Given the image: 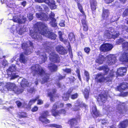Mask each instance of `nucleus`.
<instances>
[{
    "mask_svg": "<svg viewBox=\"0 0 128 128\" xmlns=\"http://www.w3.org/2000/svg\"><path fill=\"white\" fill-rule=\"evenodd\" d=\"M37 28L34 29V32L32 31L31 30L30 34L32 38L34 39L38 40L39 38L41 39V36H37L36 32H38L42 35L46 37L52 39H55L56 37V35L53 32L48 31L46 26V24L44 23L39 22L37 24Z\"/></svg>",
    "mask_w": 128,
    "mask_h": 128,
    "instance_id": "f257e3e1",
    "label": "nucleus"
},
{
    "mask_svg": "<svg viewBox=\"0 0 128 128\" xmlns=\"http://www.w3.org/2000/svg\"><path fill=\"white\" fill-rule=\"evenodd\" d=\"M30 69L32 73L34 75L36 74L40 75H44V76L42 79L43 81L42 82V83L44 84L48 81L49 78V75L45 74L44 70L39 65H36L33 66H32Z\"/></svg>",
    "mask_w": 128,
    "mask_h": 128,
    "instance_id": "f03ea898",
    "label": "nucleus"
},
{
    "mask_svg": "<svg viewBox=\"0 0 128 128\" xmlns=\"http://www.w3.org/2000/svg\"><path fill=\"white\" fill-rule=\"evenodd\" d=\"M36 16L39 20H43L46 21L50 19L51 20L50 23L52 26L54 27H55L56 26V20L54 18V14L53 13H51L48 18V16L46 14L42 12L36 13Z\"/></svg>",
    "mask_w": 128,
    "mask_h": 128,
    "instance_id": "7ed1b4c3",
    "label": "nucleus"
},
{
    "mask_svg": "<svg viewBox=\"0 0 128 128\" xmlns=\"http://www.w3.org/2000/svg\"><path fill=\"white\" fill-rule=\"evenodd\" d=\"M50 48V47L47 46L45 49L46 52H48L50 54L49 58L50 60L54 62L58 63L60 60L59 56L53 51H52Z\"/></svg>",
    "mask_w": 128,
    "mask_h": 128,
    "instance_id": "20e7f679",
    "label": "nucleus"
},
{
    "mask_svg": "<svg viewBox=\"0 0 128 128\" xmlns=\"http://www.w3.org/2000/svg\"><path fill=\"white\" fill-rule=\"evenodd\" d=\"M6 88L8 90L14 92L15 93L19 94L23 91V90H20L18 88V86L14 83L8 82L6 83Z\"/></svg>",
    "mask_w": 128,
    "mask_h": 128,
    "instance_id": "39448f33",
    "label": "nucleus"
},
{
    "mask_svg": "<svg viewBox=\"0 0 128 128\" xmlns=\"http://www.w3.org/2000/svg\"><path fill=\"white\" fill-rule=\"evenodd\" d=\"M112 28H108L105 32L104 34L108 38H115L119 35L118 32H115Z\"/></svg>",
    "mask_w": 128,
    "mask_h": 128,
    "instance_id": "423d86ee",
    "label": "nucleus"
},
{
    "mask_svg": "<svg viewBox=\"0 0 128 128\" xmlns=\"http://www.w3.org/2000/svg\"><path fill=\"white\" fill-rule=\"evenodd\" d=\"M15 71H16V68L14 65H12V66L9 67L7 70L8 75L9 76L11 77L10 78V80L14 79L18 76V75H16V73H13V72Z\"/></svg>",
    "mask_w": 128,
    "mask_h": 128,
    "instance_id": "0eeeda50",
    "label": "nucleus"
},
{
    "mask_svg": "<svg viewBox=\"0 0 128 128\" xmlns=\"http://www.w3.org/2000/svg\"><path fill=\"white\" fill-rule=\"evenodd\" d=\"M35 1L39 3L44 2L48 4L51 9H55L56 6L55 4L54 0H35Z\"/></svg>",
    "mask_w": 128,
    "mask_h": 128,
    "instance_id": "6e6552de",
    "label": "nucleus"
},
{
    "mask_svg": "<svg viewBox=\"0 0 128 128\" xmlns=\"http://www.w3.org/2000/svg\"><path fill=\"white\" fill-rule=\"evenodd\" d=\"M49 116L48 112L47 111L44 112L39 118L40 120L45 124L50 122V120L46 118V117Z\"/></svg>",
    "mask_w": 128,
    "mask_h": 128,
    "instance_id": "1a4fd4ad",
    "label": "nucleus"
},
{
    "mask_svg": "<svg viewBox=\"0 0 128 128\" xmlns=\"http://www.w3.org/2000/svg\"><path fill=\"white\" fill-rule=\"evenodd\" d=\"M113 47V46L112 44H106L102 45L100 47V49L101 51L105 52L110 50Z\"/></svg>",
    "mask_w": 128,
    "mask_h": 128,
    "instance_id": "9d476101",
    "label": "nucleus"
},
{
    "mask_svg": "<svg viewBox=\"0 0 128 128\" xmlns=\"http://www.w3.org/2000/svg\"><path fill=\"white\" fill-rule=\"evenodd\" d=\"M26 18L24 16L21 18L19 16H16L13 17L12 20L15 22L19 23L22 24L24 23L26 21Z\"/></svg>",
    "mask_w": 128,
    "mask_h": 128,
    "instance_id": "9b49d317",
    "label": "nucleus"
},
{
    "mask_svg": "<svg viewBox=\"0 0 128 128\" xmlns=\"http://www.w3.org/2000/svg\"><path fill=\"white\" fill-rule=\"evenodd\" d=\"M111 78L110 77L109 79H108V78H106L105 79L103 76L101 74H98L96 75V79H97V81L100 82L109 81Z\"/></svg>",
    "mask_w": 128,
    "mask_h": 128,
    "instance_id": "f8f14e48",
    "label": "nucleus"
},
{
    "mask_svg": "<svg viewBox=\"0 0 128 128\" xmlns=\"http://www.w3.org/2000/svg\"><path fill=\"white\" fill-rule=\"evenodd\" d=\"M106 58H108L107 64L110 65L114 63L116 61V58L114 55H109L106 57Z\"/></svg>",
    "mask_w": 128,
    "mask_h": 128,
    "instance_id": "ddd939ff",
    "label": "nucleus"
},
{
    "mask_svg": "<svg viewBox=\"0 0 128 128\" xmlns=\"http://www.w3.org/2000/svg\"><path fill=\"white\" fill-rule=\"evenodd\" d=\"M22 47L23 49L25 50L24 53L26 55L29 54L33 51L32 49H30V48L27 47L26 43H23L22 44Z\"/></svg>",
    "mask_w": 128,
    "mask_h": 128,
    "instance_id": "4468645a",
    "label": "nucleus"
},
{
    "mask_svg": "<svg viewBox=\"0 0 128 128\" xmlns=\"http://www.w3.org/2000/svg\"><path fill=\"white\" fill-rule=\"evenodd\" d=\"M119 60L122 62H128V53H124L120 55Z\"/></svg>",
    "mask_w": 128,
    "mask_h": 128,
    "instance_id": "2eb2a0df",
    "label": "nucleus"
},
{
    "mask_svg": "<svg viewBox=\"0 0 128 128\" xmlns=\"http://www.w3.org/2000/svg\"><path fill=\"white\" fill-rule=\"evenodd\" d=\"M107 96L106 94L102 93L99 95L97 100L99 102H105L106 100Z\"/></svg>",
    "mask_w": 128,
    "mask_h": 128,
    "instance_id": "dca6fc26",
    "label": "nucleus"
},
{
    "mask_svg": "<svg viewBox=\"0 0 128 128\" xmlns=\"http://www.w3.org/2000/svg\"><path fill=\"white\" fill-rule=\"evenodd\" d=\"M56 51L60 54H66L67 51L61 46H58L56 48Z\"/></svg>",
    "mask_w": 128,
    "mask_h": 128,
    "instance_id": "f3484780",
    "label": "nucleus"
},
{
    "mask_svg": "<svg viewBox=\"0 0 128 128\" xmlns=\"http://www.w3.org/2000/svg\"><path fill=\"white\" fill-rule=\"evenodd\" d=\"M126 71V68L120 67L118 70L116 74L118 75L122 76L124 75V74L125 73Z\"/></svg>",
    "mask_w": 128,
    "mask_h": 128,
    "instance_id": "a211bd4d",
    "label": "nucleus"
},
{
    "mask_svg": "<svg viewBox=\"0 0 128 128\" xmlns=\"http://www.w3.org/2000/svg\"><path fill=\"white\" fill-rule=\"evenodd\" d=\"M37 54H38L40 56L41 58L42 59V62H44L47 59V57L46 55V54L44 53L38 52L37 53Z\"/></svg>",
    "mask_w": 128,
    "mask_h": 128,
    "instance_id": "6ab92c4d",
    "label": "nucleus"
},
{
    "mask_svg": "<svg viewBox=\"0 0 128 128\" xmlns=\"http://www.w3.org/2000/svg\"><path fill=\"white\" fill-rule=\"evenodd\" d=\"M128 87V84L126 83H123L121 84L118 87V89L120 91Z\"/></svg>",
    "mask_w": 128,
    "mask_h": 128,
    "instance_id": "aec40b11",
    "label": "nucleus"
},
{
    "mask_svg": "<svg viewBox=\"0 0 128 128\" xmlns=\"http://www.w3.org/2000/svg\"><path fill=\"white\" fill-rule=\"evenodd\" d=\"M128 125V120H126L121 122L118 125L119 128H125Z\"/></svg>",
    "mask_w": 128,
    "mask_h": 128,
    "instance_id": "412c9836",
    "label": "nucleus"
},
{
    "mask_svg": "<svg viewBox=\"0 0 128 128\" xmlns=\"http://www.w3.org/2000/svg\"><path fill=\"white\" fill-rule=\"evenodd\" d=\"M91 112L95 116H99V112L97 110L96 106H94L92 107Z\"/></svg>",
    "mask_w": 128,
    "mask_h": 128,
    "instance_id": "4be33fe9",
    "label": "nucleus"
},
{
    "mask_svg": "<svg viewBox=\"0 0 128 128\" xmlns=\"http://www.w3.org/2000/svg\"><path fill=\"white\" fill-rule=\"evenodd\" d=\"M20 85L23 88H24L26 86H29V84L28 82L27 81L24 79H23L22 80L20 83Z\"/></svg>",
    "mask_w": 128,
    "mask_h": 128,
    "instance_id": "5701e85b",
    "label": "nucleus"
},
{
    "mask_svg": "<svg viewBox=\"0 0 128 128\" xmlns=\"http://www.w3.org/2000/svg\"><path fill=\"white\" fill-rule=\"evenodd\" d=\"M105 58L104 56L102 55H100L99 56L96 60V62L98 64H101L103 63Z\"/></svg>",
    "mask_w": 128,
    "mask_h": 128,
    "instance_id": "b1692460",
    "label": "nucleus"
},
{
    "mask_svg": "<svg viewBox=\"0 0 128 128\" xmlns=\"http://www.w3.org/2000/svg\"><path fill=\"white\" fill-rule=\"evenodd\" d=\"M48 68L52 72L56 71L57 69V66L53 64H49Z\"/></svg>",
    "mask_w": 128,
    "mask_h": 128,
    "instance_id": "393cba45",
    "label": "nucleus"
},
{
    "mask_svg": "<svg viewBox=\"0 0 128 128\" xmlns=\"http://www.w3.org/2000/svg\"><path fill=\"white\" fill-rule=\"evenodd\" d=\"M57 104V103H56L53 105L52 109V115L55 116H57V112L55 111V110L56 108Z\"/></svg>",
    "mask_w": 128,
    "mask_h": 128,
    "instance_id": "a878e982",
    "label": "nucleus"
},
{
    "mask_svg": "<svg viewBox=\"0 0 128 128\" xmlns=\"http://www.w3.org/2000/svg\"><path fill=\"white\" fill-rule=\"evenodd\" d=\"M68 37L70 41L72 42H73L75 41V37L72 33H70L68 34Z\"/></svg>",
    "mask_w": 128,
    "mask_h": 128,
    "instance_id": "bb28decb",
    "label": "nucleus"
},
{
    "mask_svg": "<svg viewBox=\"0 0 128 128\" xmlns=\"http://www.w3.org/2000/svg\"><path fill=\"white\" fill-rule=\"evenodd\" d=\"M109 14L108 11L107 10H103L102 15V18L104 19H106L108 16Z\"/></svg>",
    "mask_w": 128,
    "mask_h": 128,
    "instance_id": "cd10ccee",
    "label": "nucleus"
},
{
    "mask_svg": "<svg viewBox=\"0 0 128 128\" xmlns=\"http://www.w3.org/2000/svg\"><path fill=\"white\" fill-rule=\"evenodd\" d=\"M20 61L22 63H25L26 61V60L25 58L23 53L21 54L20 58Z\"/></svg>",
    "mask_w": 128,
    "mask_h": 128,
    "instance_id": "c85d7f7f",
    "label": "nucleus"
},
{
    "mask_svg": "<svg viewBox=\"0 0 128 128\" xmlns=\"http://www.w3.org/2000/svg\"><path fill=\"white\" fill-rule=\"evenodd\" d=\"M58 34L59 36V39L61 41L65 43H66V42H68V40H64V38H62V33L60 31H59L58 32Z\"/></svg>",
    "mask_w": 128,
    "mask_h": 128,
    "instance_id": "c756f323",
    "label": "nucleus"
},
{
    "mask_svg": "<svg viewBox=\"0 0 128 128\" xmlns=\"http://www.w3.org/2000/svg\"><path fill=\"white\" fill-rule=\"evenodd\" d=\"M16 31L18 34H21L25 31V30L23 28H20L19 27L16 29Z\"/></svg>",
    "mask_w": 128,
    "mask_h": 128,
    "instance_id": "7c9ffc66",
    "label": "nucleus"
},
{
    "mask_svg": "<svg viewBox=\"0 0 128 128\" xmlns=\"http://www.w3.org/2000/svg\"><path fill=\"white\" fill-rule=\"evenodd\" d=\"M76 119H73L70 120L68 123L72 126L75 125L76 124Z\"/></svg>",
    "mask_w": 128,
    "mask_h": 128,
    "instance_id": "2f4dec72",
    "label": "nucleus"
},
{
    "mask_svg": "<svg viewBox=\"0 0 128 128\" xmlns=\"http://www.w3.org/2000/svg\"><path fill=\"white\" fill-rule=\"evenodd\" d=\"M39 98V96H38L35 99L31 100L29 102V104L30 105H31L35 102L36 100H37Z\"/></svg>",
    "mask_w": 128,
    "mask_h": 128,
    "instance_id": "473e14b6",
    "label": "nucleus"
},
{
    "mask_svg": "<svg viewBox=\"0 0 128 128\" xmlns=\"http://www.w3.org/2000/svg\"><path fill=\"white\" fill-rule=\"evenodd\" d=\"M99 70H104L106 72H107L109 71V69L108 66H106L104 67H101L99 68Z\"/></svg>",
    "mask_w": 128,
    "mask_h": 128,
    "instance_id": "72a5a7b5",
    "label": "nucleus"
},
{
    "mask_svg": "<svg viewBox=\"0 0 128 128\" xmlns=\"http://www.w3.org/2000/svg\"><path fill=\"white\" fill-rule=\"evenodd\" d=\"M123 48L125 50H128V42H126L123 44Z\"/></svg>",
    "mask_w": 128,
    "mask_h": 128,
    "instance_id": "f704fd0d",
    "label": "nucleus"
},
{
    "mask_svg": "<svg viewBox=\"0 0 128 128\" xmlns=\"http://www.w3.org/2000/svg\"><path fill=\"white\" fill-rule=\"evenodd\" d=\"M96 3L94 2L91 4V8L92 10H94L96 8Z\"/></svg>",
    "mask_w": 128,
    "mask_h": 128,
    "instance_id": "c9c22d12",
    "label": "nucleus"
},
{
    "mask_svg": "<svg viewBox=\"0 0 128 128\" xmlns=\"http://www.w3.org/2000/svg\"><path fill=\"white\" fill-rule=\"evenodd\" d=\"M84 92V96L86 98H87L88 96L89 92L88 90L86 89L85 90V92Z\"/></svg>",
    "mask_w": 128,
    "mask_h": 128,
    "instance_id": "e433bc0d",
    "label": "nucleus"
},
{
    "mask_svg": "<svg viewBox=\"0 0 128 128\" xmlns=\"http://www.w3.org/2000/svg\"><path fill=\"white\" fill-rule=\"evenodd\" d=\"M78 7L80 12H82L83 15L85 14L84 12L82 10V8L81 5L79 4H78Z\"/></svg>",
    "mask_w": 128,
    "mask_h": 128,
    "instance_id": "4c0bfd02",
    "label": "nucleus"
},
{
    "mask_svg": "<svg viewBox=\"0 0 128 128\" xmlns=\"http://www.w3.org/2000/svg\"><path fill=\"white\" fill-rule=\"evenodd\" d=\"M84 18L82 20V25H84L86 24V16L85 14L83 15Z\"/></svg>",
    "mask_w": 128,
    "mask_h": 128,
    "instance_id": "58836bf2",
    "label": "nucleus"
},
{
    "mask_svg": "<svg viewBox=\"0 0 128 128\" xmlns=\"http://www.w3.org/2000/svg\"><path fill=\"white\" fill-rule=\"evenodd\" d=\"M69 96V94H64L62 97L63 100L64 101L68 100V99Z\"/></svg>",
    "mask_w": 128,
    "mask_h": 128,
    "instance_id": "ea45409f",
    "label": "nucleus"
},
{
    "mask_svg": "<svg viewBox=\"0 0 128 128\" xmlns=\"http://www.w3.org/2000/svg\"><path fill=\"white\" fill-rule=\"evenodd\" d=\"M84 74L86 78V81L88 82L89 79V76L88 73L86 71H85Z\"/></svg>",
    "mask_w": 128,
    "mask_h": 128,
    "instance_id": "a19ab883",
    "label": "nucleus"
},
{
    "mask_svg": "<svg viewBox=\"0 0 128 128\" xmlns=\"http://www.w3.org/2000/svg\"><path fill=\"white\" fill-rule=\"evenodd\" d=\"M49 126L51 127H54L56 128H62V126H61L59 125L54 124H50Z\"/></svg>",
    "mask_w": 128,
    "mask_h": 128,
    "instance_id": "79ce46f5",
    "label": "nucleus"
},
{
    "mask_svg": "<svg viewBox=\"0 0 128 128\" xmlns=\"http://www.w3.org/2000/svg\"><path fill=\"white\" fill-rule=\"evenodd\" d=\"M48 96L50 98V100L51 101H53L54 100L53 97H54V94H52V93L48 94Z\"/></svg>",
    "mask_w": 128,
    "mask_h": 128,
    "instance_id": "37998d69",
    "label": "nucleus"
},
{
    "mask_svg": "<svg viewBox=\"0 0 128 128\" xmlns=\"http://www.w3.org/2000/svg\"><path fill=\"white\" fill-rule=\"evenodd\" d=\"M66 112V111L64 109H62L61 110L59 111V112H57V116L59 115L60 114H65Z\"/></svg>",
    "mask_w": 128,
    "mask_h": 128,
    "instance_id": "c03bdc74",
    "label": "nucleus"
},
{
    "mask_svg": "<svg viewBox=\"0 0 128 128\" xmlns=\"http://www.w3.org/2000/svg\"><path fill=\"white\" fill-rule=\"evenodd\" d=\"M7 64V62L6 61L4 60L2 63H0V67H2L3 66H6Z\"/></svg>",
    "mask_w": 128,
    "mask_h": 128,
    "instance_id": "a18cd8bd",
    "label": "nucleus"
},
{
    "mask_svg": "<svg viewBox=\"0 0 128 128\" xmlns=\"http://www.w3.org/2000/svg\"><path fill=\"white\" fill-rule=\"evenodd\" d=\"M124 40L122 38H120V40H118L116 41V44H120L124 41Z\"/></svg>",
    "mask_w": 128,
    "mask_h": 128,
    "instance_id": "49530a36",
    "label": "nucleus"
},
{
    "mask_svg": "<svg viewBox=\"0 0 128 128\" xmlns=\"http://www.w3.org/2000/svg\"><path fill=\"white\" fill-rule=\"evenodd\" d=\"M63 70L64 71V72H66L68 73H70L71 71L70 69L68 68H66L65 69H63Z\"/></svg>",
    "mask_w": 128,
    "mask_h": 128,
    "instance_id": "de8ad7c7",
    "label": "nucleus"
},
{
    "mask_svg": "<svg viewBox=\"0 0 128 128\" xmlns=\"http://www.w3.org/2000/svg\"><path fill=\"white\" fill-rule=\"evenodd\" d=\"M83 28L84 31H86L88 30V28L87 24L83 25Z\"/></svg>",
    "mask_w": 128,
    "mask_h": 128,
    "instance_id": "09e8293b",
    "label": "nucleus"
},
{
    "mask_svg": "<svg viewBox=\"0 0 128 128\" xmlns=\"http://www.w3.org/2000/svg\"><path fill=\"white\" fill-rule=\"evenodd\" d=\"M28 17L30 20H32L33 18L32 14H30L28 15Z\"/></svg>",
    "mask_w": 128,
    "mask_h": 128,
    "instance_id": "8fccbe9b",
    "label": "nucleus"
},
{
    "mask_svg": "<svg viewBox=\"0 0 128 128\" xmlns=\"http://www.w3.org/2000/svg\"><path fill=\"white\" fill-rule=\"evenodd\" d=\"M6 85L3 82H0V89L2 90V88L4 86L6 87Z\"/></svg>",
    "mask_w": 128,
    "mask_h": 128,
    "instance_id": "3c124183",
    "label": "nucleus"
},
{
    "mask_svg": "<svg viewBox=\"0 0 128 128\" xmlns=\"http://www.w3.org/2000/svg\"><path fill=\"white\" fill-rule=\"evenodd\" d=\"M64 21L63 20H62L60 22V23L59 25L61 27H64L65 26V24H64Z\"/></svg>",
    "mask_w": 128,
    "mask_h": 128,
    "instance_id": "603ef678",
    "label": "nucleus"
},
{
    "mask_svg": "<svg viewBox=\"0 0 128 128\" xmlns=\"http://www.w3.org/2000/svg\"><path fill=\"white\" fill-rule=\"evenodd\" d=\"M38 109V108L36 106H34L32 109V112H34L37 111Z\"/></svg>",
    "mask_w": 128,
    "mask_h": 128,
    "instance_id": "864d4df0",
    "label": "nucleus"
},
{
    "mask_svg": "<svg viewBox=\"0 0 128 128\" xmlns=\"http://www.w3.org/2000/svg\"><path fill=\"white\" fill-rule=\"evenodd\" d=\"M90 50V49L89 48H85L84 49V51L87 54H88Z\"/></svg>",
    "mask_w": 128,
    "mask_h": 128,
    "instance_id": "5fc2aeb1",
    "label": "nucleus"
},
{
    "mask_svg": "<svg viewBox=\"0 0 128 128\" xmlns=\"http://www.w3.org/2000/svg\"><path fill=\"white\" fill-rule=\"evenodd\" d=\"M123 15L124 16H126L128 15V8L125 10L124 12Z\"/></svg>",
    "mask_w": 128,
    "mask_h": 128,
    "instance_id": "6e6d98bb",
    "label": "nucleus"
},
{
    "mask_svg": "<svg viewBox=\"0 0 128 128\" xmlns=\"http://www.w3.org/2000/svg\"><path fill=\"white\" fill-rule=\"evenodd\" d=\"M37 104L38 105H41L43 104V101L41 100L38 99V98L37 100Z\"/></svg>",
    "mask_w": 128,
    "mask_h": 128,
    "instance_id": "4d7b16f0",
    "label": "nucleus"
},
{
    "mask_svg": "<svg viewBox=\"0 0 128 128\" xmlns=\"http://www.w3.org/2000/svg\"><path fill=\"white\" fill-rule=\"evenodd\" d=\"M76 72L78 74V77L80 80H81V78L80 77V72L79 70L78 69H77L76 71Z\"/></svg>",
    "mask_w": 128,
    "mask_h": 128,
    "instance_id": "13d9d810",
    "label": "nucleus"
},
{
    "mask_svg": "<svg viewBox=\"0 0 128 128\" xmlns=\"http://www.w3.org/2000/svg\"><path fill=\"white\" fill-rule=\"evenodd\" d=\"M78 96V94H76L72 95L71 96V98L72 99H74L76 98Z\"/></svg>",
    "mask_w": 128,
    "mask_h": 128,
    "instance_id": "bf43d9fd",
    "label": "nucleus"
},
{
    "mask_svg": "<svg viewBox=\"0 0 128 128\" xmlns=\"http://www.w3.org/2000/svg\"><path fill=\"white\" fill-rule=\"evenodd\" d=\"M16 103L17 106L18 107L20 106L22 104V103L19 101L16 102Z\"/></svg>",
    "mask_w": 128,
    "mask_h": 128,
    "instance_id": "052dcab7",
    "label": "nucleus"
},
{
    "mask_svg": "<svg viewBox=\"0 0 128 128\" xmlns=\"http://www.w3.org/2000/svg\"><path fill=\"white\" fill-rule=\"evenodd\" d=\"M79 104H78V106L80 105V106H81L82 107H83V106L85 107H86V105L85 104H84V103H82L81 104H80V102H79Z\"/></svg>",
    "mask_w": 128,
    "mask_h": 128,
    "instance_id": "680f3d73",
    "label": "nucleus"
},
{
    "mask_svg": "<svg viewBox=\"0 0 128 128\" xmlns=\"http://www.w3.org/2000/svg\"><path fill=\"white\" fill-rule=\"evenodd\" d=\"M36 8L37 10L38 11H40L42 10V8L40 6H36Z\"/></svg>",
    "mask_w": 128,
    "mask_h": 128,
    "instance_id": "e2e57ef3",
    "label": "nucleus"
},
{
    "mask_svg": "<svg viewBox=\"0 0 128 128\" xmlns=\"http://www.w3.org/2000/svg\"><path fill=\"white\" fill-rule=\"evenodd\" d=\"M105 2L106 3H110L114 1V0H104Z\"/></svg>",
    "mask_w": 128,
    "mask_h": 128,
    "instance_id": "0e129e2a",
    "label": "nucleus"
},
{
    "mask_svg": "<svg viewBox=\"0 0 128 128\" xmlns=\"http://www.w3.org/2000/svg\"><path fill=\"white\" fill-rule=\"evenodd\" d=\"M22 5L24 7L26 5V1H24L22 2H21Z\"/></svg>",
    "mask_w": 128,
    "mask_h": 128,
    "instance_id": "69168bd1",
    "label": "nucleus"
},
{
    "mask_svg": "<svg viewBox=\"0 0 128 128\" xmlns=\"http://www.w3.org/2000/svg\"><path fill=\"white\" fill-rule=\"evenodd\" d=\"M58 104V107H62L63 106L64 104H63L62 103H61L60 104L59 103H57Z\"/></svg>",
    "mask_w": 128,
    "mask_h": 128,
    "instance_id": "338daca9",
    "label": "nucleus"
},
{
    "mask_svg": "<svg viewBox=\"0 0 128 128\" xmlns=\"http://www.w3.org/2000/svg\"><path fill=\"white\" fill-rule=\"evenodd\" d=\"M108 122V121L104 120H102V124H105Z\"/></svg>",
    "mask_w": 128,
    "mask_h": 128,
    "instance_id": "774afa93",
    "label": "nucleus"
}]
</instances>
